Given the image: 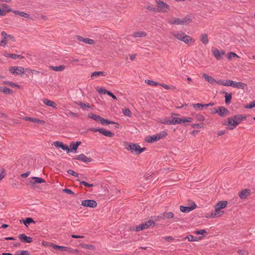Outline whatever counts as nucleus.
Here are the masks:
<instances>
[{
	"label": "nucleus",
	"instance_id": "1",
	"mask_svg": "<svg viewBox=\"0 0 255 255\" xmlns=\"http://www.w3.org/2000/svg\"><path fill=\"white\" fill-rule=\"evenodd\" d=\"M246 119V117L243 115H236L228 118L224 121L223 125L229 126V129L232 130Z\"/></svg>",
	"mask_w": 255,
	"mask_h": 255
},
{
	"label": "nucleus",
	"instance_id": "2",
	"mask_svg": "<svg viewBox=\"0 0 255 255\" xmlns=\"http://www.w3.org/2000/svg\"><path fill=\"white\" fill-rule=\"evenodd\" d=\"M227 205V201H219L215 206V211L211 213L210 214V218H218L221 217L224 213V211L222 210L225 208Z\"/></svg>",
	"mask_w": 255,
	"mask_h": 255
},
{
	"label": "nucleus",
	"instance_id": "3",
	"mask_svg": "<svg viewBox=\"0 0 255 255\" xmlns=\"http://www.w3.org/2000/svg\"><path fill=\"white\" fill-rule=\"evenodd\" d=\"M126 148L132 152H134L136 154H140L146 149L145 147L141 148L140 145L134 143H128L126 145Z\"/></svg>",
	"mask_w": 255,
	"mask_h": 255
},
{
	"label": "nucleus",
	"instance_id": "4",
	"mask_svg": "<svg viewBox=\"0 0 255 255\" xmlns=\"http://www.w3.org/2000/svg\"><path fill=\"white\" fill-rule=\"evenodd\" d=\"M154 221L149 220L148 221L145 222L144 223L141 224L138 226H136L135 227H130L129 228V230L130 231H131L139 232L144 229H147L150 226L152 225H154Z\"/></svg>",
	"mask_w": 255,
	"mask_h": 255
},
{
	"label": "nucleus",
	"instance_id": "5",
	"mask_svg": "<svg viewBox=\"0 0 255 255\" xmlns=\"http://www.w3.org/2000/svg\"><path fill=\"white\" fill-rule=\"evenodd\" d=\"M174 36L178 39L183 41L185 43L188 45H189L190 43L194 42V40L191 36L182 31L174 34Z\"/></svg>",
	"mask_w": 255,
	"mask_h": 255
},
{
	"label": "nucleus",
	"instance_id": "6",
	"mask_svg": "<svg viewBox=\"0 0 255 255\" xmlns=\"http://www.w3.org/2000/svg\"><path fill=\"white\" fill-rule=\"evenodd\" d=\"M1 36L3 37L0 44V45L1 46L4 47L9 39L13 42L15 41V38L13 35L8 34L4 31L1 32Z\"/></svg>",
	"mask_w": 255,
	"mask_h": 255
},
{
	"label": "nucleus",
	"instance_id": "7",
	"mask_svg": "<svg viewBox=\"0 0 255 255\" xmlns=\"http://www.w3.org/2000/svg\"><path fill=\"white\" fill-rule=\"evenodd\" d=\"M156 2L157 4L159 12H167L170 10L169 5L163 1L156 0Z\"/></svg>",
	"mask_w": 255,
	"mask_h": 255
},
{
	"label": "nucleus",
	"instance_id": "8",
	"mask_svg": "<svg viewBox=\"0 0 255 255\" xmlns=\"http://www.w3.org/2000/svg\"><path fill=\"white\" fill-rule=\"evenodd\" d=\"M9 72L14 75H21L24 72V69L22 67L12 66L9 69Z\"/></svg>",
	"mask_w": 255,
	"mask_h": 255
},
{
	"label": "nucleus",
	"instance_id": "9",
	"mask_svg": "<svg viewBox=\"0 0 255 255\" xmlns=\"http://www.w3.org/2000/svg\"><path fill=\"white\" fill-rule=\"evenodd\" d=\"M81 205L84 207L94 208L97 207V203L95 200L87 199L82 201Z\"/></svg>",
	"mask_w": 255,
	"mask_h": 255
},
{
	"label": "nucleus",
	"instance_id": "10",
	"mask_svg": "<svg viewBox=\"0 0 255 255\" xmlns=\"http://www.w3.org/2000/svg\"><path fill=\"white\" fill-rule=\"evenodd\" d=\"M73 159L78 160L83 162L89 163L93 161V159L90 157H87L85 154H81L78 155H76Z\"/></svg>",
	"mask_w": 255,
	"mask_h": 255
},
{
	"label": "nucleus",
	"instance_id": "11",
	"mask_svg": "<svg viewBox=\"0 0 255 255\" xmlns=\"http://www.w3.org/2000/svg\"><path fill=\"white\" fill-rule=\"evenodd\" d=\"M230 86L242 90L245 89L247 87V85L244 83L237 82L232 80L230 81Z\"/></svg>",
	"mask_w": 255,
	"mask_h": 255
},
{
	"label": "nucleus",
	"instance_id": "12",
	"mask_svg": "<svg viewBox=\"0 0 255 255\" xmlns=\"http://www.w3.org/2000/svg\"><path fill=\"white\" fill-rule=\"evenodd\" d=\"M216 113L222 117H225L230 114V111L224 107H220L216 110Z\"/></svg>",
	"mask_w": 255,
	"mask_h": 255
},
{
	"label": "nucleus",
	"instance_id": "13",
	"mask_svg": "<svg viewBox=\"0 0 255 255\" xmlns=\"http://www.w3.org/2000/svg\"><path fill=\"white\" fill-rule=\"evenodd\" d=\"M160 122L167 125H177L178 123L177 118L174 117L171 120L165 118L160 120Z\"/></svg>",
	"mask_w": 255,
	"mask_h": 255
},
{
	"label": "nucleus",
	"instance_id": "14",
	"mask_svg": "<svg viewBox=\"0 0 255 255\" xmlns=\"http://www.w3.org/2000/svg\"><path fill=\"white\" fill-rule=\"evenodd\" d=\"M53 145L57 148H60L62 150L66 151L67 153L70 152L69 146L66 144H64L62 142L58 141H55L54 142Z\"/></svg>",
	"mask_w": 255,
	"mask_h": 255
},
{
	"label": "nucleus",
	"instance_id": "15",
	"mask_svg": "<svg viewBox=\"0 0 255 255\" xmlns=\"http://www.w3.org/2000/svg\"><path fill=\"white\" fill-rule=\"evenodd\" d=\"M45 183V180L41 178L37 177H33L30 181V184L33 187H36V183Z\"/></svg>",
	"mask_w": 255,
	"mask_h": 255
},
{
	"label": "nucleus",
	"instance_id": "16",
	"mask_svg": "<svg viewBox=\"0 0 255 255\" xmlns=\"http://www.w3.org/2000/svg\"><path fill=\"white\" fill-rule=\"evenodd\" d=\"M196 205L194 202H192L191 206L186 207L183 206H180V211L183 213H189L196 208Z\"/></svg>",
	"mask_w": 255,
	"mask_h": 255
},
{
	"label": "nucleus",
	"instance_id": "17",
	"mask_svg": "<svg viewBox=\"0 0 255 255\" xmlns=\"http://www.w3.org/2000/svg\"><path fill=\"white\" fill-rule=\"evenodd\" d=\"M18 238L21 242L24 243H31L33 242L31 237H28L24 234H20L18 236Z\"/></svg>",
	"mask_w": 255,
	"mask_h": 255
},
{
	"label": "nucleus",
	"instance_id": "18",
	"mask_svg": "<svg viewBox=\"0 0 255 255\" xmlns=\"http://www.w3.org/2000/svg\"><path fill=\"white\" fill-rule=\"evenodd\" d=\"M212 52L214 56L218 60L222 59V55H224L225 54L224 51L222 50L220 51L217 49H213L212 50Z\"/></svg>",
	"mask_w": 255,
	"mask_h": 255
},
{
	"label": "nucleus",
	"instance_id": "19",
	"mask_svg": "<svg viewBox=\"0 0 255 255\" xmlns=\"http://www.w3.org/2000/svg\"><path fill=\"white\" fill-rule=\"evenodd\" d=\"M251 193V191L250 189H246L242 190L240 192H239V196L241 199H244L250 196Z\"/></svg>",
	"mask_w": 255,
	"mask_h": 255
},
{
	"label": "nucleus",
	"instance_id": "20",
	"mask_svg": "<svg viewBox=\"0 0 255 255\" xmlns=\"http://www.w3.org/2000/svg\"><path fill=\"white\" fill-rule=\"evenodd\" d=\"M76 38L78 41L84 42L88 44H93L95 43L94 40L92 39L84 38L79 35H76Z\"/></svg>",
	"mask_w": 255,
	"mask_h": 255
},
{
	"label": "nucleus",
	"instance_id": "21",
	"mask_svg": "<svg viewBox=\"0 0 255 255\" xmlns=\"http://www.w3.org/2000/svg\"><path fill=\"white\" fill-rule=\"evenodd\" d=\"M26 121H29L31 122L34 123H36L38 124H44L45 122L43 120H41L38 119L34 118H30L28 117H25L23 119Z\"/></svg>",
	"mask_w": 255,
	"mask_h": 255
},
{
	"label": "nucleus",
	"instance_id": "22",
	"mask_svg": "<svg viewBox=\"0 0 255 255\" xmlns=\"http://www.w3.org/2000/svg\"><path fill=\"white\" fill-rule=\"evenodd\" d=\"M81 144V141H76L74 142L72 141L70 143L69 145V149H70V152H72L73 150L76 151L78 146Z\"/></svg>",
	"mask_w": 255,
	"mask_h": 255
},
{
	"label": "nucleus",
	"instance_id": "23",
	"mask_svg": "<svg viewBox=\"0 0 255 255\" xmlns=\"http://www.w3.org/2000/svg\"><path fill=\"white\" fill-rule=\"evenodd\" d=\"M100 122L102 125H106L108 124H115L116 125L115 128H119V127H120V125L118 123H115L113 121H111L105 119L102 117L101 118V120H100Z\"/></svg>",
	"mask_w": 255,
	"mask_h": 255
},
{
	"label": "nucleus",
	"instance_id": "24",
	"mask_svg": "<svg viewBox=\"0 0 255 255\" xmlns=\"http://www.w3.org/2000/svg\"><path fill=\"white\" fill-rule=\"evenodd\" d=\"M160 136H156V135H153L151 136H148L145 138V141L148 143H152L153 142L159 140L160 139Z\"/></svg>",
	"mask_w": 255,
	"mask_h": 255
},
{
	"label": "nucleus",
	"instance_id": "25",
	"mask_svg": "<svg viewBox=\"0 0 255 255\" xmlns=\"http://www.w3.org/2000/svg\"><path fill=\"white\" fill-rule=\"evenodd\" d=\"M100 133L106 136L110 137H112L115 135V133L114 132H112L110 130H107L106 129L104 128H101V131H100Z\"/></svg>",
	"mask_w": 255,
	"mask_h": 255
},
{
	"label": "nucleus",
	"instance_id": "26",
	"mask_svg": "<svg viewBox=\"0 0 255 255\" xmlns=\"http://www.w3.org/2000/svg\"><path fill=\"white\" fill-rule=\"evenodd\" d=\"M42 101L45 105L52 107L53 108H56L57 104L54 102L50 101L48 99L46 98L43 99Z\"/></svg>",
	"mask_w": 255,
	"mask_h": 255
},
{
	"label": "nucleus",
	"instance_id": "27",
	"mask_svg": "<svg viewBox=\"0 0 255 255\" xmlns=\"http://www.w3.org/2000/svg\"><path fill=\"white\" fill-rule=\"evenodd\" d=\"M195 110L199 109V110H203L204 108H207V104H202L200 103L194 104L192 105Z\"/></svg>",
	"mask_w": 255,
	"mask_h": 255
},
{
	"label": "nucleus",
	"instance_id": "28",
	"mask_svg": "<svg viewBox=\"0 0 255 255\" xmlns=\"http://www.w3.org/2000/svg\"><path fill=\"white\" fill-rule=\"evenodd\" d=\"M181 21L182 22V25L188 24L192 21V16L187 15L184 18L181 19Z\"/></svg>",
	"mask_w": 255,
	"mask_h": 255
},
{
	"label": "nucleus",
	"instance_id": "29",
	"mask_svg": "<svg viewBox=\"0 0 255 255\" xmlns=\"http://www.w3.org/2000/svg\"><path fill=\"white\" fill-rule=\"evenodd\" d=\"M230 80H223L221 79L216 82V83L220 85L225 86H230Z\"/></svg>",
	"mask_w": 255,
	"mask_h": 255
},
{
	"label": "nucleus",
	"instance_id": "30",
	"mask_svg": "<svg viewBox=\"0 0 255 255\" xmlns=\"http://www.w3.org/2000/svg\"><path fill=\"white\" fill-rule=\"evenodd\" d=\"M106 75H107L106 73L104 71H95L91 74V78L92 79H93L94 77H95V76H96V77H99L100 76H106Z\"/></svg>",
	"mask_w": 255,
	"mask_h": 255
},
{
	"label": "nucleus",
	"instance_id": "31",
	"mask_svg": "<svg viewBox=\"0 0 255 255\" xmlns=\"http://www.w3.org/2000/svg\"><path fill=\"white\" fill-rule=\"evenodd\" d=\"M88 118L92 119L96 122H100V120H101L102 118L100 116L94 114L93 113L89 114L88 115Z\"/></svg>",
	"mask_w": 255,
	"mask_h": 255
},
{
	"label": "nucleus",
	"instance_id": "32",
	"mask_svg": "<svg viewBox=\"0 0 255 255\" xmlns=\"http://www.w3.org/2000/svg\"><path fill=\"white\" fill-rule=\"evenodd\" d=\"M64 65H60L59 66H50L49 67L50 69L55 71H62L65 69Z\"/></svg>",
	"mask_w": 255,
	"mask_h": 255
},
{
	"label": "nucleus",
	"instance_id": "33",
	"mask_svg": "<svg viewBox=\"0 0 255 255\" xmlns=\"http://www.w3.org/2000/svg\"><path fill=\"white\" fill-rule=\"evenodd\" d=\"M168 22L171 24L182 25L181 19L174 18L173 20H168Z\"/></svg>",
	"mask_w": 255,
	"mask_h": 255
},
{
	"label": "nucleus",
	"instance_id": "34",
	"mask_svg": "<svg viewBox=\"0 0 255 255\" xmlns=\"http://www.w3.org/2000/svg\"><path fill=\"white\" fill-rule=\"evenodd\" d=\"M22 222L26 227H28L32 223H34V221L31 218H26L25 220H23Z\"/></svg>",
	"mask_w": 255,
	"mask_h": 255
},
{
	"label": "nucleus",
	"instance_id": "35",
	"mask_svg": "<svg viewBox=\"0 0 255 255\" xmlns=\"http://www.w3.org/2000/svg\"><path fill=\"white\" fill-rule=\"evenodd\" d=\"M147 35L146 33L143 31H139L134 32L133 34V36L134 37H143L146 36Z\"/></svg>",
	"mask_w": 255,
	"mask_h": 255
},
{
	"label": "nucleus",
	"instance_id": "36",
	"mask_svg": "<svg viewBox=\"0 0 255 255\" xmlns=\"http://www.w3.org/2000/svg\"><path fill=\"white\" fill-rule=\"evenodd\" d=\"M3 84H5V85H7L10 86H11L12 87H16V88H20V86L17 84L13 83V82H9L8 81H3Z\"/></svg>",
	"mask_w": 255,
	"mask_h": 255
},
{
	"label": "nucleus",
	"instance_id": "37",
	"mask_svg": "<svg viewBox=\"0 0 255 255\" xmlns=\"http://www.w3.org/2000/svg\"><path fill=\"white\" fill-rule=\"evenodd\" d=\"M225 103L226 104H229L231 102V100L232 99L231 93L225 92Z\"/></svg>",
	"mask_w": 255,
	"mask_h": 255
},
{
	"label": "nucleus",
	"instance_id": "38",
	"mask_svg": "<svg viewBox=\"0 0 255 255\" xmlns=\"http://www.w3.org/2000/svg\"><path fill=\"white\" fill-rule=\"evenodd\" d=\"M51 247H52L54 249L58 250L61 251L62 252H64L65 250H66L65 249L66 247L58 246V245H55L54 244H52L51 245Z\"/></svg>",
	"mask_w": 255,
	"mask_h": 255
},
{
	"label": "nucleus",
	"instance_id": "39",
	"mask_svg": "<svg viewBox=\"0 0 255 255\" xmlns=\"http://www.w3.org/2000/svg\"><path fill=\"white\" fill-rule=\"evenodd\" d=\"M65 249L66 250H65L64 252H66L69 253L77 254V253H79V251L77 249L75 250V249H73L71 248H68L67 247H65Z\"/></svg>",
	"mask_w": 255,
	"mask_h": 255
},
{
	"label": "nucleus",
	"instance_id": "40",
	"mask_svg": "<svg viewBox=\"0 0 255 255\" xmlns=\"http://www.w3.org/2000/svg\"><path fill=\"white\" fill-rule=\"evenodd\" d=\"M163 215H164L163 219H171L173 218L174 217V214L171 212H169L168 213H164L163 214Z\"/></svg>",
	"mask_w": 255,
	"mask_h": 255
},
{
	"label": "nucleus",
	"instance_id": "41",
	"mask_svg": "<svg viewBox=\"0 0 255 255\" xmlns=\"http://www.w3.org/2000/svg\"><path fill=\"white\" fill-rule=\"evenodd\" d=\"M2 10L5 11V14L7 12L11 11V9L9 7V5L6 3H3L2 4Z\"/></svg>",
	"mask_w": 255,
	"mask_h": 255
},
{
	"label": "nucleus",
	"instance_id": "42",
	"mask_svg": "<svg viewBox=\"0 0 255 255\" xmlns=\"http://www.w3.org/2000/svg\"><path fill=\"white\" fill-rule=\"evenodd\" d=\"M15 255H30V253L27 251L23 250L16 252Z\"/></svg>",
	"mask_w": 255,
	"mask_h": 255
},
{
	"label": "nucleus",
	"instance_id": "43",
	"mask_svg": "<svg viewBox=\"0 0 255 255\" xmlns=\"http://www.w3.org/2000/svg\"><path fill=\"white\" fill-rule=\"evenodd\" d=\"M81 246L84 249L88 250H93L94 249V246L92 245L83 244L81 245Z\"/></svg>",
	"mask_w": 255,
	"mask_h": 255
},
{
	"label": "nucleus",
	"instance_id": "44",
	"mask_svg": "<svg viewBox=\"0 0 255 255\" xmlns=\"http://www.w3.org/2000/svg\"><path fill=\"white\" fill-rule=\"evenodd\" d=\"M10 56V58L13 59H16L17 58L22 59L24 58V56H23L21 55H18V54H16L11 53V54Z\"/></svg>",
	"mask_w": 255,
	"mask_h": 255
},
{
	"label": "nucleus",
	"instance_id": "45",
	"mask_svg": "<svg viewBox=\"0 0 255 255\" xmlns=\"http://www.w3.org/2000/svg\"><path fill=\"white\" fill-rule=\"evenodd\" d=\"M146 8L151 11L155 12H158V8L157 7H155L151 6H147L146 7Z\"/></svg>",
	"mask_w": 255,
	"mask_h": 255
},
{
	"label": "nucleus",
	"instance_id": "46",
	"mask_svg": "<svg viewBox=\"0 0 255 255\" xmlns=\"http://www.w3.org/2000/svg\"><path fill=\"white\" fill-rule=\"evenodd\" d=\"M145 82L149 85H151V86H157V85H159V83H157V82H156L155 81H152V80H146L145 81Z\"/></svg>",
	"mask_w": 255,
	"mask_h": 255
},
{
	"label": "nucleus",
	"instance_id": "47",
	"mask_svg": "<svg viewBox=\"0 0 255 255\" xmlns=\"http://www.w3.org/2000/svg\"><path fill=\"white\" fill-rule=\"evenodd\" d=\"M97 90L100 94H108L109 92V91L102 88H99Z\"/></svg>",
	"mask_w": 255,
	"mask_h": 255
},
{
	"label": "nucleus",
	"instance_id": "48",
	"mask_svg": "<svg viewBox=\"0 0 255 255\" xmlns=\"http://www.w3.org/2000/svg\"><path fill=\"white\" fill-rule=\"evenodd\" d=\"M235 57H239V56L234 52H229L228 53V59L229 60H231L233 58Z\"/></svg>",
	"mask_w": 255,
	"mask_h": 255
},
{
	"label": "nucleus",
	"instance_id": "49",
	"mask_svg": "<svg viewBox=\"0 0 255 255\" xmlns=\"http://www.w3.org/2000/svg\"><path fill=\"white\" fill-rule=\"evenodd\" d=\"M80 185H84V186H85L86 187H92L94 186V184L88 183H87V182H86L85 181H80Z\"/></svg>",
	"mask_w": 255,
	"mask_h": 255
},
{
	"label": "nucleus",
	"instance_id": "50",
	"mask_svg": "<svg viewBox=\"0 0 255 255\" xmlns=\"http://www.w3.org/2000/svg\"><path fill=\"white\" fill-rule=\"evenodd\" d=\"M201 41L204 44L207 43V34H204L202 35Z\"/></svg>",
	"mask_w": 255,
	"mask_h": 255
},
{
	"label": "nucleus",
	"instance_id": "51",
	"mask_svg": "<svg viewBox=\"0 0 255 255\" xmlns=\"http://www.w3.org/2000/svg\"><path fill=\"white\" fill-rule=\"evenodd\" d=\"M2 92L5 94H12V91L8 88L4 87L3 89H2Z\"/></svg>",
	"mask_w": 255,
	"mask_h": 255
},
{
	"label": "nucleus",
	"instance_id": "52",
	"mask_svg": "<svg viewBox=\"0 0 255 255\" xmlns=\"http://www.w3.org/2000/svg\"><path fill=\"white\" fill-rule=\"evenodd\" d=\"M67 172L69 174L71 175L74 177H78L79 175V174L78 173H77L76 172L74 171L72 169H69L67 171Z\"/></svg>",
	"mask_w": 255,
	"mask_h": 255
},
{
	"label": "nucleus",
	"instance_id": "53",
	"mask_svg": "<svg viewBox=\"0 0 255 255\" xmlns=\"http://www.w3.org/2000/svg\"><path fill=\"white\" fill-rule=\"evenodd\" d=\"M204 124L203 123L201 124H193L192 125V127L194 128H201L203 127Z\"/></svg>",
	"mask_w": 255,
	"mask_h": 255
},
{
	"label": "nucleus",
	"instance_id": "54",
	"mask_svg": "<svg viewBox=\"0 0 255 255\" xmlns=\"http://www.w3.org/2000/svg\"><path fill=\"white\" fill-rule=\"evenodd\" d=\"M79 106H80L82 108H84L85 107H87L88 108H90L91 106L89 104H85L82 102H80L79 103H77Z\"/></svg>",
	"mask_w": 255,
	"mask_h": 255
},
{
	"label": "nucleus",
	"instance_id": "55",
	"mask_svg": "<svg viewBox=\"0 0 255 255\" xmlns=\"http://www.w3.org/2000/svg\"><path fill=\"white\" fill-rule=\"evenodd\" d=\"M238 253L240 255H248V252L244 250H239L237 251Z\"/></svg>",
	"mask_w": 255,
	"mask_h": 255
},
{
	"label": "nucleus",
	"instance_id": "56",
	"mask_svg": "<svg viewBox=\"0 0 255 255\" xmlns=\"http://www.w3.org/2000/svg\"><path fill=\"white\" fill-rule=\"evenodd\" d=\"M196 119L198 121L202 122L205 120V118L202 115H197Z\"/></svg>",
	"mask_w": 255,
	"mask_h": 255
},
{
	"label": "nucleus",
	"instance_id": "57",
	"mask_svg": "<svg viewBox=\"0 0 255 255\" xmlns=\"http://www.w3.org/2000/svg\"><path fill=\"white\" fill-rule=\"evenodd\" d=\"M123 113L125 115L130 117L131 115V113L129 109H126L123 110Z\"/></svg>",
	"mask_w": 255,
	"mask_h": 255
},
{
	"label": "nucleus",
	"instance_id": "58",
	"mask_svg": "<svg viewBox=\"0 0 255 255\" xmlns=\"http://www.w3.org/2000/svg\"><path fill=\"white\" fill-rule=\"evenodd\" d=\"M167 135V132L166 131H162V132H160V133L158 134H156V136H161L160 137V139L164 137H165L166 135Z\"/></svg>",
	"mask_w": 255,
	"mask_h": 255
},
{
	"label": "nucleus",
	"instance_id": "59",
	"mask_svg": "<svg viewBox=\"0 0 255 255\" xmlns=\"http://www.w3.org/2000/svg\"><path fill=\"white\" fill-rule=\"evenodd\" d=\"M63 191L68 194H74V193L70 189L65 188L63 189Z\"/></svg>",
	"mask_w": 255,
	"mask_h": 255
},
{
	"label": "nucleus",
	"instance_id": "60",
	"mask_svg": "<svg viewBox=\"0 0 255 255\" xmlns=\"http://www.w3.org/2000/svg\"><path fill=\"white\" fill-rule=\"evenodd\" d=\"M195 234L197 235H203V233H206V231L205 230H201L195 231Z\"/></svg>",
	"mask_w": 255,
	"mask_h": 255
},
{
	"label": "nucleus",
	"instance_id": "61",
	"mask_svg": "<svg viewBox=\"0 0 255 255\" xmlns=\"http://www.w3.org/2000/svg\"><path fill=\"white\" fill-rule=\"evenodd\" d=\"M19 15L21 16H23L25 18H28V16H29V14H27V13H25L24 12H22V11H20L19 12Z\"/></svg>",
	"mask_w": 255,
	"mask_h": 255
},
{
	"label": "nucleus",
	"instance_id": "62",
	"mask_svg": "<svg viewBox=\"0 0 255 255\" xmlns=\"http://www.w3.org/2000/svg\"><path fill=\"white\" fill-rule=\"evenodd\" d=\"M194 236L193 235H188V236H187L186 237L184 238V239H187L189 241H193L194 239Z\"/></svg>",
	"mask_w": 255,
	"mask_h": 255
},
{
	"label": "nucleus",
	"instance_id": "63",
	"mask_svg": "<svg viewBox=\"0 0 255 255\" xmlns=\"http://www.w3.org/2000/svg\"><path fill=\"white\" fill-rule=\"evenodd\" d=\"M30 173V171H28V172H27L26 173L21 174L20 176H21V177L22 178H25L29 176Z\"/></svg>",
	"mask_w": 255,
	"mask_h": 255
},
{
	"label": "nucleus",
	"instance_id": "64",
	"mask_svg": "<svg viewBox=\"0 0 255 255\" xmlns=\"http://www.w3.org/2000/svg\"><path fill=\"white\" fill-rule=\"evenodd\" d=\"M217 81L215 80L212 77L208 76V83L213 84L214 82L216 83Z\"/></svg>",
	"mask_w": 255,
	"mask_h": 255
}]
</instances>
